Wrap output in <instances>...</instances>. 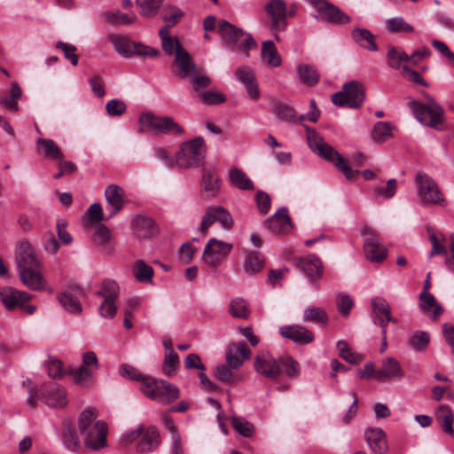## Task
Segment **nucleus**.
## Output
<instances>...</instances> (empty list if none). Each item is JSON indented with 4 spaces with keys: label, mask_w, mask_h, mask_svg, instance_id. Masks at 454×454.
<instances>
[{
    "label": "nucleus",
    "mask_w": 454,
    "mask_h": 454,
    "mask_svg": "<svg viewBox=\"0 0 454 454\" xmlns=\"http://www.w3.org/2000/svg\"><path fill=\"white\" fill-rule=\"evenodd\" d=\"M263 268V260L257 251H247L244 270L247 274L252 275Z\"/></svg>",
    "instance_id": "nucleus-41"
},
{
    "label": "nucleus",
    "mask_w": 454,
    "mask_h": 454,
    "mask_svg": "<svg viewBox=\"0 0 454 454\" xmlns=\"http://www.w3.org/2000/svg\"><path fill=\"white\" fill-rule=\"evenodd\" d=\"M418 194L423 205L444 206L445 199L435 181L425 173H418L415 177Z\"/></svg>",
    "instance_id": "nucleus-8"
},
{
    "label": "nucleus",
    "mask_w": 454,
    "mask_h": 454,
    "mask_svg": "<svg viewBox=\"0 0 454 454\" xmlns=\"http://www.w3.org/2000/svg\"><path fill=\"white\" fill-rule=\"evenodd\" d=\"M351 37L359 47L371 51H378L375 36L370 30L356 27L351 32Z\"/></svg>",
    "instance_id": "nucleus-32"
},
{
    "label": "nucleus",
    "mask_w": 454,
    "mask_h": 454,
    "mask_svg": "<svg viewBox=\"0 0 454 454\" xmlns=\"http://www.w3.org/2000/svg\"><path fill=\"white\" fill-rule=\"evenodd\" d=\"M232 248V243L211 238L205 246L202 260L210 266H216L222 259L229 255Z\"/></svg>",
    "instance_id": "nucleus-13"
},
{
    "label": "nucleus",
    "mask_w": 454,
    "mask_h": 454,
    "mask_svg": "<svg viewBox=\"0 0 454 454\" xmlns=\"http://www.w3.org/2000/svg\"><path fill=\"white\" fill-rule=\"evenodd\" d=\"M280 334L300 344H309L314 340V333L298 325H284L279 328Z\"/></svg>",
    "instance_id": "nucleus-26"
},
{
    "label": "nucleus",
    "mask_w": 454,
    "mask_h": 454,
    "mask_svg": "<svg viewBox=\"0 0 454 454\" xmlns=\"http://www.w3.org/2000/svg\"><path fill=\"white\" fill-rule=\"evenodd\" d=\"M105 197L107 202L106 209L109 213L108 217L111 218L123 207L125 192L121 186L110 184L105 191Z\"/></svg>",
    "instance_id": "nucleus-24"
},
{
    "label": "nucleus",
    "mask_w": 454,
    "mask_h": 454,
    "mask_svg": "<svg viewBox=\"0 0 454 454\" xmlns=\"http://www.w3.org/2000/svg\"><path fill=\"white\" fill-rule=\"evenodd\" d=\"M55 48L61 50L65 58L69 60L73 66H76L78 64L79 59L75 54L77 48L74 45L59 41L55 44Z\"/></svg>",
    "instance_id": "nucleus-63"
},
{
    "label": "nucleus",
    "mask_w": 454,
    "mask_h": 454,
    "mask_svg": "<svg viewBox=\"0 0 454 454\" xmlns=\"http://www.w3.org/2000/svg\"><path fill=\"white\" fill-rule=\"evenodd\" d=\"M366 235L364 244L365 257L372 262H381L387 255V250L381 247L376 231L371 227L365 226L362 231Z\"/></svg>",
    "instance_id": "nucleus-14"
},
{
    "label": "nucleus",
    "mask_w": 454,
    "mask_h": 454,
    "mask_svg": "<svg viewBox=\"0 0 454 454\" xmlns=\"http://www.w3.org/2000/svg\"><path fill=\"white\" fill-rule=\"evenodd\" d=\"M309 148L325 160L332 162L340 169L346 179L353 182L359 175V170L352 169L346 162V160L332 145L325 143L324 138L317 134L315 130H309L307 137Z\"/></svg>",
    "instance_id": "nucleus-3"
},
{
    "label": "nucleus",
    "mask_w": 454,
    "mask_h": 454,
    "mask_svg": "<svg viewBox=\"0 0 454 454\" xmlns=\"http://www.w3.org/2000/svg\"><path fill=\"white\" fill-rule=\"evenodd\" d=\"M249 355L250 349L245 341L232 343L229 346L226 352V362L232 369H238L243 364L244 360Z\"/></svg>",
    "instance_id": "nucleus-27"
},
{
    "label": "nucleus",
    "mask_w": 454,
    "mask_h": 454,
    "mask_svg": "<svg viewBox=\"0 0 454 454\" xmlns=\"http://www.w3.org/2000/svg\"><path fill=\"white\" fill-rule=\"evenodd\" d=\"M94 379V372L92 368L80 366L74 373V380L76 384L82 387L89 386Z\"/></svg>",
    "instance_id": "nucleus-59"
},
{
    "label": "nucleus",
    "mask_w": 454,
    "mask_h": 454,
    "mask_svg": "<svg viewBox=\"0 0 454 454\" xmlns=\"http://www.w3.org/2000/svg\"><path fill=\"white\" fill-rule=\"evenodd\" d=\"M298 76L301 82L314 85L318 82L319 74L316 68L309 65H300L297 67Z\"/></svg>",
    "instance_id": "nucleus-48"
},
{
    "label": "nucleus",
    "mask_w": 454,
    "mask_h": 454,
    "mask_svg": "<svg viewBox=\"0 0 454 454\" xmlns=\"http://www.w3.org/2000/svg\"><path fill=\"white\" fill-rule=\"evenodd\" d=\"M387 58V65L394 69L403 68L401 66L402 62H409L408 54H406L402 49H398L394 46H388Z\"/></svg>",
    "instance_id": "nucleus-45"
},
{
    "label": "nucleus",
    "mask_w": 454,
    "mask_h": 454,
    "mask_svg": "<svg viewBox=\"0 0 454 454\" xmlns=\"http://www.w3.org/2000/svg\"><path fill=\"white\" fill-rule=\"evenodd\" d=\"M21 88L16 82H13L9 95L0 98V104L12 112H17L19 110L17 100L21 98Z\"/></svg>",
    "instance_id": "nucleus-39"
},
{
    "label": "nucleus",
    "mask_w": 454,
    "mask_h": 454,
    "mask_svg": "<svg viewBox=\"0 0 454 454\" xmlns=\"http://www.w3.org/2000/svg\"><path fill=\"white\" fill-rule=\"evenodd\" d=\"M364 100V88L357 81L346 82L342 86V90L338 91L332 96V101L338 106H348L350 108H359Z\"/></svg>",
    "instance_id": "nucleus-9"
},
{
    "label": "nucleus",
    "mask_w": 454,
    "mask_h": 454,
    "mask_svg": "<svg viewBox=\"0 0 454 454\" xmlns=\"http://www.w3.org/2000/svg\"><path fill=\"white\" fill-rule=\"evenodd\" d=\"M229 312L233 317L247 318L249 316L248 304L242 298L233 299L230 302Z\"/></svg>",
    "instance_id": "nucleus-51"
},
{
    "label": "nucleus",
    "mask_w": 454,
    "mask_h": 454,
    "mask_svg": "<svg viewBox=\"0 0 454 454\" xmlns=\"http://www.w3.org/2000/svg\"><path fill=\"white\" fill-rule=\"evenodd\" d=\"M254 369L259 374L269 380H275L280 372L278 361L268 352H261L256 355Z\"/></svg>",
    "instance_id": "nucleus-19"
},
{
    "label": "nucleus",
    "mask_w": 454,
    "mask_h": 454,
    "mask_svg": "<svg viewBox=\"0 0 454 454\" xmlns=\"http://www.w3.org/2000/svg\"><path fill=\"white\" fill-rule=\"evenodd\" d=\"M120 294L119 285L112 279H105L102 282L101 288L96 294L104 298L103 303L99 307L100 315L106 318H114L116 315L117 308L115 300Z\"/></svg>",
    "instance_id": "nucleus-12"
},
{
    "label": "nucleus",
    "mask_w": 454,
    "mask_h": 454,
    "mask_svg": "<svg viewBox=\"0 0 454 454\" xmlns=\"http://www.w3.org/2000/svg\"><path fill=\"white\" fill-rule=\"evenodd\" d=\"M419 307L420 310L428 315L431 319L437 320L443 313L442 305L436 301L430 293L421 292L419 296Z\"/></svg>",
    "instance_id": "nucleus-29"
},
{
    "label": "nucleus",
    "mask_w": 454,
    "mask_h": 454,
    "mask_svg": "<svg viewBox=\"0 0 454 454\" xmlns=\"http://www.w3.org/2000/svg\"><path fill=\"white\" fill-rule=\"evenodd\" d=\"M430 341L427 332L416 331L409 339V345L417 352L424 351Z\"/></svg>",
    "instance_id": "nucleus-50"
},
{
    "label": "nucleus",
    "mask_w": 454,
    "mask_h": 454,
    "mask_svg": "<svg viewBox=\"0 0 454 454\" xmlns=\"http://www.w3.org/2000/svg\"><path fill=\"white\" fill-rule=\"evenodd\" d=\"M270 16L271 28L275 31L285 30L287 26V8L284 0H270L265 6Z\"/></svg>",
    "instance_id": "nucleus-18"
},
{
    "label": "nucleus",
    "mask_w": 454,
    "mask_h": 454,
    "mask_svg": "<svg viewBox=\"0 0 454 454\" xmlns=\"http://www.w3.org/2000/svg\"><path fill=\"white\" fill-rule=\"evenodd\" d=\"M139 123L146 126L155 134L181 135L184 132V129L172 117L157 116L152 113L142 114L139 117Z\"/></svg>",
    "instance_id": "nucleus-10"
},
{
    "label": "nucleus",
    "mask_w": 454,
    "mask_h": 454,
    "mask_svg": "<svg viewBox=\"0 0 454 454\" xmlns=\"http://www.w3.org/2000/svg\"><path fill=\"white\" fill-rule=\"evenodd\" d=\"M36 146L38 151L41 152L45 158H50L55 160L64 159L61 149L51 139L38 138L36 140Z\"/></svg>",
    "instance_id": "nucleus-35"
},
{
    "label": "nucleus",
    "mask_w": 454,
    "mask_h": 454,
    "mask_svg": "<svg viewBox=\"0 0 454 454\" xmlns=\"http://www.w3.org/2000/svg\"><path fill=\"white\" fill-rule=\"evenodd\" d=\"M230 183L236 188L242 191H253L254 190V184L253 181L247 176V174L238 168H231L229 171Z\"/></svg>",
    "instance_id": "nucleus-34"
},
{
    "label": "nucleus",
    "mask_w": 454,
    "mask_h": 454,
    "mask_svg": "<svg viewBox=\"0 0 454 454\" xmlns=\"http://www.w3.org/2000/svg\"><path fill=\"white\" fill-rule=\"evenodd\" d=\"M280 371L289 377H296L299 373V364L290 356H284L278 361Z\"/></svg>",
    "instance_id": "nucleus-60"
},
{
    "label": "nucleus",
    "mask_w": 454,
    "mask_h": 454,
    "mask_svg": "<svg viewBox=\"0 0 454 454\" xmlns=\"http://www.w3.org/2000/svg\"><path fill=\"white\" fill-rule=\"evenodd\" d=\"M264 225L276 234L290 232L293 229V224L288 214V208L286 207H280L270 218L264 222Z\"/></svg>",
    "instance_id": "nucleus-22"
},
{
    "label": "nucleus",
    "mask_w": 454,
    "mask_h": 454,
    "mask_svg": "<svg viewBox=\"0 0 454 454\" xmlns=\"http://www.w3.org/2000/svg\"><path fill=\"white\" fill-rule=\"evenodd\" d=\"M97 417L96 409L89 408L81 412L78 421L84 445L92 450H99L107 445V424L104 420H97Z\"/></svg>",
    "instance_id": "nucleus-2"
},
{
    "label": "nucleus",
    "mask_w": 454,
    "mask_h": 454,
    "mask_svg": "<svg viewBox=\"0 0 454 454\" xmlns=\"http://www.w3.org/2000/svg\"><path fill=\"white\" fill-rule=\"evenodd\" d=\"M142 393L152 400L163 404L176 401L180 395L178 387L164 380L149 379L141 383Z\"/></svg>",
    "instance_id": "nucleus-7"
},
{
    "label": "nucleus",
    "mask_w": 454,
    "mask_h": 454,
    "mask_svg": "<svg viewBox=\"0 0 454 454\" xmlns=\"http://www.w3.org/2000/svg\"><path fill=\"white\" fill-rule=\"evenodd\" d=\"M63 441L67 448L71 451H75L80 446V439L70 425H66L63 431Z\"/></svg>",
    "instance_id": "nucleus-56"
},
{
    "label": "nucleus",
    "mask_w": 454,
    "mask_h": 454,
    "mask_svg": "<svg viewBox=\"0 0 454 454\" xmlns=\"http://www.w3.org/2000/svg\"><path fill=\"white\" fill-rule=\"evenodd\" d=\"M183 14V12L179 8L168 5L162 9L161 18L163 21L166 22L165 26H168V30H170V27L177 23L178 19L181 18Z\"/></svg>",
    "instance_id": "nucleus-57"
},
{
    "label": "nucleus",
    "mask_w": 454,
    "mask_h": 454,
    "mask_svg": "<svg viewBox=\"0 0 454 454\" xmlns=\"http://www.w3.org/2000/svg\"><path fill=\"white\" fill-rule=\"evenodd\" d=\"M273 113L282 121L296 122L299 121L293 106L284 102L274 103Z\"/></svg>",
    "instance_id": "nucleus-42"
},
{
    "label": "nucleus",
    "mask_w": 454,
    "mask_h": 454,
    "mask_svg": "<svg viewBox=\"0 0 454 454\" xmlns=\"http://www.w3.org/2000/svg\"><path fill=\"white\" fill-rule=\"evenodd\" d=\"M396 191V179L392 178L387 182L386 187L375 186L372 192L374 197L387 200L395 196Z\"/></svg>",
    "instance_id": "nucleus-52"
},
{
    "label": "nucleus",
    "mask_w": 454,
    "mask_h": 454,
    "mask_svg": "<svg viewBox=\"0 0 454 454\" xmlns=\"http://www.w3.org/2000/svg\"><path fill=\"white\" fill-rule=\"evenodd\" d=\"M427 105L416 100H410L408 106L422 125L440 131L443 130L445 129L443 108L431 97H427Z\"/></svg>",
    "instance_id": "nucleus-5"
},
{
    "label": "nucleus",
    "mask_w": 454,
    "mask_h": 454,
    "mask_svg": "<svg viewBox=\"0 0 454 454\" xmlns=\"http://www.w3.org/2000/svg\"><path fill=\"white\" fill-rule=\"evenodd\" d=\"M236 79L243 84L248 97L256 100L260 97L259 85L254 70L248 66H241L235 71Z\"/></svg>",
    "instance_id": "nucleus-21"
},
{
    "label": "nucleus",
    "mask_w": 454,
    "mask_h": 454,
    "mask_svg": "<svg viewBox=\"0 0 454 454\" xmlns=\"http://www.w3.org/2000/svg\"><path fill=\"white\" fill-rule=\"evenodd\" d=\"M206 156V145L201 137L183 143L176 154V165L182 168L200 166Z\"/></svg>",
    "instance_id": "nucleus-6"
},
{
    "label": "nucleus",
    "mask_w": 454,
    "mask_h": 454,
    "mask_svg": "<svg viewBox=\"0 0 454 454\" xmlns=\"http://www.w3.org/2000/svg\"><path fill=\"white\" fill-rule=\"evenodd\" d=\"M39 392L47 405L51 407L62 408L67 403L66 390L54 382L43 384L39 388Z\"/></svg>",
    "instance_id": "nucleus-20"
},
{
    "label": "nucleus",
    "mask_w": 454,
    "mask_h": 454,
    "mask_svg": "<svg viewBox=\"0 0 454 454\" xmlns=\"http://www.w3.org/2000/svg\"><path fill=\"white\" fill-rule=\"evenodd\" d=\"M367 444L377 454H383L387 450L386 434L380 428H370L364 433Z\"/></svg>",
    "instance_id": "nucleus-30"
},
{
    "label": "nucleus",
    "mask_w": 454,
    "mask_h": 454,
    "mask_svg": "<svg viewBox=\"0 0 454 454\" xmlns=\"http://www.w3.org/2000/svg\"><path fill=\"white\" fill-rule=\"evenodd\" d=\"M429 232V239L432 244V250L429 254V257H433L435 254H447V248L444 246L443 242L445 240V237L442 233H435L433 230L428 229Z\"/></svg>",
    "instance_id": "nucleus-49"
},
{
    "label": "nucleus",
    "mask_w": 454,
    "mask_h": 454,
    "mask_svg": "<svg viewBox=\"0 0 454 454\" xmlns=\"http://www.w3.org/2000/svg\"><path fill=\"white\" fill-rule=\"evenodd\" d=\"M392 137L391 127L385 121H378L372 129V137L377 143H383Z\"/></svg>",
    "instance_id": "nucleus-54"
},
{
    "label": "nucleus",
    "mask_w": 454,
    "mask_h": 454,
    "mask_svg": "<svg viewBox=\"0 0 454 454\" xmlns=\"http://www.w3.org/2000/svg\"><path fill=\"white\" fill-rule=\"evenodd\" d=\"M179 364V356L177 353L165 354L162 364V371L168 377L174 375Z\"/></svg>",
    "instance_id": "nucleus-61"
},
{
    "label": "nucleus",
    "mask_w": 454,
    "mask_h": 454,
    "mask_svg": "<svg viewBox=\"0 0 454 454\" xmlns=\"http://www.w3.org/2000/svg\"><path fill=\"white\" fill-rule=\"evenodd\" d=\"M15 261L23 284L33 290H42L41 259L28 241L20 240L17 244Z\"/></svg>",
    "instance_id": "nucleus-1"
},
{
    "label": "nucleus",
    "mask_w": 454,
    "mask_h": 454,
    "mask_svg": "<svg viewBox=\"0 0 454 454\" xmlns=\"http://www.w3.org/2000/svg\"><path fill=\"white\" fill-rule=\"evenodd\" d=\"M164 0H137L139 12L144 17L155 16L162 6Z\"/></svg>",
    "instance_id": "nucleus-47"
},
{
    "label": "nucleus",
    "mask_w": 454,
    "mask_h": 454,
    "mask_svg": "<svg viewBox=\"0 0 454 454\" xmlns=\"http://www.w3.org/2000/svg\"><path fill=\"white\" fill-rule=\"evenodd\" d=\"M135 278L141 283H151L153 276V269L143 260H137L132 268Z\"/></svg>",
    "instance_id": "nucleus-40"
},
{
    "label": "nucleus",
    "mask_w": 454,
    "mask_h": 454,
    "mask_svg": "<svg viewBox=\"0 0 454 454\" xmlns=\"http://www.w3.org/2000/svg\"><path fill=\"white\" fill-rule=\"evenodd\" d=\"M222 181L214 167H205L201 170V179L200 183V193L202 198H215L221 190Z\"/></svg>",
    "instance_id": "nucleus-15"
},
{
    "label": "nucleus",
    "mask_w": 454,
    "mask_h": 454,
    "mask_svg": "<svg viewBox=\"0 0 454 454\" xmlns=\"http://www.w3.org/2000/svg\"><path fill=\"white\" fill-rule=\"evenodd\" d=\"M336 346L342 359L350 364H357L360 361V356L349 348L345 340H339Z\"/></svg>",
    "instance_id": "nucleus-62"
},
{
    "label": "nucleus",
    "mask_w": 454,
    "mask_h": 454,
    "mask_svg": "<svg viewBox=\"0 0 454 454\" xmlns=\"http://www.w3.org/2000/svg\"><path fill=\"white\" fill-rule=\"evenodd\" d=\"M435 418L440 423L442 431L446 434H454L452 425L454 423V414L451 409L442 404L435 411Z\"/></svg>",
    "instance_id": "nucleus-36"
},
{
    "label": "nucleus",
    "mask_w": 454,
    "mask_h": 454,
    "mask_svg": "<svg viewBox=\"0 0 454 454\" xmlns=\"http://www.w3.org/2000/svg\"><path fill=\"white\" fill-rule=\"evenodd\" d=\"M218 32L223 41V45L231 51L239 50L249 56L248 51L257 47V43L251 34L237 27L225 20H221L217 24Z\"/></svg>",
    "instance_id": "nucleus-4"
},
{
    "label": "nucleus",
    "mask_w": 454,
    "mask_h": 454,
    "mask_svg": "<svg viewBox=\"0 0 454 454\" xmlns=\"http://www.w3.org/2000/svg\"><path fill=\"white\" fill-rule=\"evenodd\" d=\"M231 425L234 429L244 437H251L254 434V426L249 421L240 417H233Z\"/></svg>",
    "instance_id": "nucleus-58"
},
{
    "label": "nucleus",
    "mask_w": 454,
    "mask_h": 454,
    "mask_svg": "<svg viewBox=\"0 0 454 454\" xmlns=\"http://www.w3.org/2000/svg\"><path fill=\"white\" fill-rule=\"evenodd\" d=\"M173 73L180 78H192L197 74V66L191 54L183 47L179 46L175 54Z\"/></svg>",
    "instance_id": "nucleus-16"
},
{
    "label": "nucleus",
    "mask_w": 454,
    "mask_h": 454,
    "mask_svg": "<svg viewBox=\"0 0 454 454\" xmlns=\"http://www.w3.org/2000/svg\"><path fill=\"white\" fill-rule=\"evenodd\" d=\"M223 208L222 206L208 207L200 223V231L203 234L207 232L208 228L215 222H218V209Z\"/></svg>",
    "instance_id": "nucleus-55"
},
{
    "label": "nucleus",
    "mask_w": 454,
    "mask_h": 454,
    "mask_svg": "<svg viewBox=\"0 0 454 454\" xmlns=\"http://www.w3.org/2000/svg\"><path fill=\"white\" fill-rule=\"evenodd\" d=\"M319 12L323 14L329 22L341 25L350 22V18L332 3H325V5L319 7Z\"/></svg>",
    "instance_id": "nucleus-33"
},
{
    "label": "nucleus",
    "mask_w": 454,
    "mask_h": 454,
    "mask_svg": "<svg viewBox=\"0 0 454 454\" xmlns=\"http://www.w3.org/2000/svg\"><path fill=\"white\" fill-rule=\"evenodd\" d=\"M59 301L61 306L68 312L79 314L82 310V304L78 299L70 292H63L59 297Z\"/></svg>",
    "instance_id": "nucleus-44"
},
{
    "label": "nucleus",
    "mask_w": 454,
    "mask_h": 454,
    "mask_svg": "<svg viewBox=\"0 0 454 454\" xmlns=\"http://www.w3.org/2000/svg\"><path fill=\"white\" fill-rule=\"evenodd\" d=\"M30 299L31 295L25 291H20L12 286L0 288V301L7 310H13Z\"/></svg>",
    "instance_id": "nucleus-23"
},
{
    "label": "nucleus",
    "mask_w": 454,
    "mask_h": 454,
    "mask_svg": "<svg viewBox=\"0 0 454 454\" xmlns=\"http://www.w3.org/2000/svg\"><path fill=\"white\" fill-rule=\"evenodd\" d=\"M387 28L391 33H411L413 27L408 24L403 17H394L387 20Z\"/></svg>",
    "instance_id": "nucleus-53"
},
{
    "label": "nucleus",
    "mask_w": 454,
    "mask_h": 454,
    "mask_svg": "<svg viewBox=\"0 0 454 454\" xmlns=\"http://www.w3.org/2000/svg\"><path fill=\"white\" fill-rule=\"evenodd\" d=\"M262 59L270 67H279L281 58L276 50L274 43L270 40L265 41L262 44Z\"/></svg>",
    "instance_id": "nucleus-38"
},
{
    "label": "nucleus",
    "mask_w": 454,
    "mask_h": 454,
    "mask_svg": "<svg viewBox=\"0 0 454 454\" xmlns=\"http://www.w3.org/2000/svg\"><path fill=\"white\" fill-rule=\"evenodd\" d=\"M400 363L394 357H386L381 362V368L375 372V378L380 381L400 380L403 377Z\"/></svg>",
    "instance_id": "nucleus-25"
},
{
    "label": "nucleus",
    "mask_w": 454,
    "mask_h": 454,
    "mask_svg": "<svg viewBox=\"0 0 454 454\" xmlns=\"http://www.w3.org/2000/svg\"><path fill=\"white\" fill-rule=\"evenodd\" d=\"M132 227L138 239L151 238L158 233L154 221L145 215H137L132 221Z\"/></svg>",
    "instance_id": "nucleus-28"
},
{
    "label": "nucleus",
    "mask_w": 454,
    "mask_h": 454,
    "mask_svg": "<svg viewBox=\"0 0 454 454\" xmlns=\"http://www.w3.org/2000/svg\"><path fill=\"white\" fill-rule=\"evenodd\" d=\"M160 443V434L155 427H147L137 444V450L141 453L153 451Z\"/></svg>",
    "instance_id": "nucleus-31"
},
{
    "label": "nucleus",
    "mask_w": 454,
    "mask_h": 454,
    "mask_svg": "<svg viewBox=\"0 0 454 454\" xmlns=\"http://www.w3.org/2000/svg\"><path fill=\"white\" fill-rule=\"evenodd\" d=\"M303 320L306 322H313L315 324L326 325L328 322V316L324 309L310 306L304 310Z\"/></svg>",
    "instance_id": "nucleus-46"
},
{
    "label": "nucleus",
    "mask_w": 454,
    "mask_h": 454,
    "mask_svg": "<svg viewBox=\"0 0 454 454\" xmlns=\"http://www.w3.org/2000/svg\"><path fill=\"white\" fill-rule=\"evenodd\" d=\"M48 375L52 379H60L67 372L62 367V363L56 358L50 357L46 362Z\"/></svg>",
    "instance_id": "nucleus-64"
},
{
    "label": "nucleus",
    "mask_w": 454,
    "mask_h": 454,
    "mask_svg": "<svg viewBox=\"0 0 454 454\" xmlns=\"http://www.w3.org/2000/svg\"><path fill=\"white\" fill-rule=\"evenodd\" d=\"M372 319H380L391 316V308L388 302L381 297H374L371 300Z\"/></svg>",
    "instance_id": "nucleus-43"
},
{
    "label": "nucleus",
    "mask_w": 454,
    "mask_h": 454,
    "mask_svg": "<svg viewBox=\"0 0 454 454\" xmlns=\"http://www.w3.org/2000/svg\"><path fill=\"white\" fill-rule=\"evenodd\" d=\"M294 264L305 273L310 282H314L323 276V262L317 254H311L307 257H296L294 259Z\"/></svg>",
    "instance_id": "nucleus-17"
},
{
    "label": "nucleus",
    "mask_w": 454,
    "mask_h": 454,
    "mask_svg": "<svg viewBox=\"0 0 454 454\" xmlns=\"http://www.w3.org/2000/svg\"><path fill=\"white\" fill-rule=\"evenodd\" d=\"M159 35L161 41V48L163 51L168 56H171L174 53L176 54V49L179 46H182L177 37H173L170 35L168 26L162 27L159 31Z\"/></svg>",
    "instance_id": "nucleus-37"
},
{
    "label": "nucleus",
    "mask_w": 454,
    "mask_h": 454,
    "mask_svg": "<svg viewBox=\"0 0 454 454\" xmlns=\"http://www.w3.org/2000/svg\"><path fill=\"white\" fill-rule=\"evenodd\" d=\"M111 43H113L115 51L124 58H130L134 55L153 58L160 54L159 51L155 48L140 43L132 42L125 37L118 35H112Z\"/></svg>",
    "instance_id": "nucleus-11"
}]
</instances>
